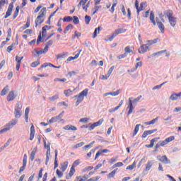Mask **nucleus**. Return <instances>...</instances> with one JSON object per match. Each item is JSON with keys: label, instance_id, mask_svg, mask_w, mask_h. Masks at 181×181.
Masks as SVG:
<instances>
[{"label": "nucleus", "instance_id": "f257e3e1", "mask_svg": "<svg viewBox=\"0 0 181 181\" xmlns=\"http://www.w3.org/2000/svg\"><path fill=\"white\" fill-rule=\"evenodd\" d=\"M47 11V10L46 7H43L42 8H41L40 11L38 13V16L36 18L35 21V28H37L39 25H42V23L45 22L44 18H45V15H46Z\"/></svg>", "mask_w": 181, "mask_h": 181}, {"label": "nucleus", "instance_id": "f03ea898", "mask_svg": "<svg viewBox=\"0 0 181 181\" xmlns=\"http://www.w3.org/2000/svg\"><path fill=\"white\" fill-rule=\"evenodd\" d=\"M87 94H88V89H85L78 95L74 96V98L76 100V107H78L84 101V97H87Z\"/></svg>", "mask_w": 181, "mask_h": 181}, {"label": "nucleus", "instance_id": "7ed1b4c3", "mask_svg": "<svg viewBox=\"0 0 181 181\" xmlns=\"http://www.w3.org/2000/svg\"><path fill=\"white\" fill-rule=\"evenodd\" d=\"M42 31L37 39V45H39L40 42H43L42 39H45L46 37V35H47V30H50V27H49L48 25H45L44 27H42Z\"/></svg>", "mask_w": 181, "mask_h": 181}, {"label": "nucleus", "instance_id": "20e7f679", "mask_svg": "<svg viewBox=\"0 0 181 181\" xmlns=\"http://www.w3.org/2000/svg\"><path fill=\"white\" fill-rule=\"evenodd\" d=\"M44 142V148L47 149L46 152V160L45 165H47L49 163V160H50V143L46 144V140H43Z\"/></svg>", "mask_w": 181, "mask_h": 181}, {"label": "nucleus", "instance_id": "39448f33", "mask_svg": "<svg viewBox=\"0 0 181 181\" xmlns=\"http://www.w3.org/2000/svg\"><path fill=\"white\" fill-rule=\"evenodd\" d=\"M121 33H125V30H124V28L115 30V32L112 34V36L105 40L106 42H112L114 38L116 37V36H118V35H121Z\"/></svg>", "mask_w": 181, "mask_h": 181}, {"label": "nucleus", "instance_id": "423d86ee", "mask_svg": "<svg viewBox=\"0 0 181 181\" xmlns=\"http://www.w3.org/2000/svg\"><path fill=\"white\" fill-rule=\"evenodd\" d=\"M13 3L10 4L8 6L6 14L4 17V19H8L11 15H12V12H13V4L16 2V0H11Z\"/></svg>", "mask_w": 181, "mask_h": 181}, {"label": "nucleus", "instance_id": "0eeeda50", "mask_svg": "<svg viewBox=\"0 0 181 181\" xmlns=\"http://www.w3.org/2000/svg\"><path fill=\"white\" fill-rule=\"evenodd\" d=\"M63 115H64V111L61 112L58 116L52 117L49 121V124H53L54 122H57L58 121L63 122L64 119H63Z\"/></svg>", "mask_w": 181, "mask_h": 181}, {"label": "nucleus", "instance_id": "6e6552de", "mask_svg": "<svg viewBox=\"0 0 181 181\" xmlns=\"http://www.w3.org/2000/svg\"><path fill=\"white\" fill-rule=\"evenodd\" d=\"M22 110V104L17 103L15 107L14 110V115L15 118H19L20 117H22V112H21Z\"/></svg>", "mask_w": 181, "mask_h": 181}, {"label": "nucleus", "instance_id": "1a4fd4ad", "mask_svg": "<svg viewBox=\"0 0 181 181\" xmlns=\"http://www.w3.org/2000/svg\"><path fill=\"white\" fill-rule=\"evenodd\" d=\"M132 100H134L133 98H129L128 107H127V110H129V111L127 112V115H130V114H132V112H134L135 110V107H134V105L132 104Z\"/></svg>", "mask_w": 181, "mask_h": 181}, {"label": "nucleus", "instance_id": "9d476101", "mask_svg": "<svg viewBox=\"0 0 181 181\" xmlns=\"http://www.w3.org/2000/svg\"><path fill=\"white\" fill-rule=\"evenodd\" d=\"M27 163H28V155L24 154L23 159V166L20 168L18 171L19 173H22V172L25 170V169L26 168Z\"/></svg>", "mask_w": 181, "mask_h": 181}, {"label": "nucleus", "instance_id": "9b49d317", "mask_svg": "<svg viewBox=\"0 0 181 181\" xmlns=\"http://www.w3.org/2000/svg\"><path fill=\"white\" fill-rule=\"evenodd\" d=\"M149 50V47H148V45L144 44L140 46V47L138 49V52L140 54H144V53H146Z\"/></svg>", "mask_w": 181, "mask_h": 181}, {"label": "nucleus", "instance_id": "f8f14e48", "mask_svg": "<svg viewBox=\"0 0 181 181\" xmlns=\"http://www.w3.org/2000/svg\"><path fill=\"white\" fill-rule=\"evenodd\" d=\"M103 122H104V119H99L98 122L92 124L89 127H88V130L89 131H93V129H94V128L97 127H100V125H101L103 124Z\"/></svg>", "mask_w": 181, "mask_h": 181}, {"label": "nucleus", "instance_id": "ddd939ff", "mask_svg": "<svg viewBox=\"0 0 181 181\" xmlns=\"http://www.w3.org/2000/svg\"><path fill=\"white\" fill-rule=\"evenodd\" d=\"M172 141H175V136H171L165 139L164 141H160V144L161 146H165V145H168V144H170Z\"/></svg>", "mask_w": 181, "mask_h": 181}, {"label": "nucleus", "instance_id": "4468645a", "mask_svg": "<svg viewBox=\"0 0 181 181\" xmlns=\"http://www.w3.org/2000/svg\"><path fill=\"white\" fill-rule=\"evenodd\" d=\"M144 3H141L139 7V2L138 1V0L135 1V8L137 11L138 15H139V12L144 11Z\"/></svg>", "mask_w": 181, "mask_h": 181}, {"label": "nucleus", "instance_id": "2eb2a0df", "mask_svg": "<svg viewBox=\"0 0 181 181\" xmlns=\"http://www.w3.org/2000/svg\"><path fill=\"white\" fill-rule=\"evenodd\" d=\"M156 131H158V129H153V130H147L144 132L141 138L143 139H145V138H146V136H148V135H152V134H155V132H156Z\"/></svg>", "mask_w": 181, "mask_h": 181}, {"label": "nucleus", "instance_id": "dca6fc26", "mask_svg": "<svg viewBox=\"0 0 181 181\" xmlns=\"http://www.w3.org/2000/svg\"><path fill=\"white\" fill-rule=\"evenodd\" d=\"M159 139H160V137H156V138L151 139V144L146 145L145 146L146 148H153V146L155 145V142H158V141H159Z\"/></svg>", "mask_w": 181, "mask_h": 181}, {"label": "nucleus", "instance_id": "f3484780", "mask_svg": "<svg viewBox=\"0 0 181 181\" xmlns=\"http://www.w3.org/2000/svg\"><path fill=\"white\" fill-rule=\"evenodd\" d=\"M134 47L127 46L124 48V53H125L126 56H128L129 53L134 54Z\"/></svg>", "mask_w": 181, "mask_h": 181}, {"label": "nucleus", "instance_id": "a211bd4d", "mask_svg": "<svg viewBox=\"0 0 181 181\" xmlns=\"http://www.w3.org/2000/svg\"><path fill=\"white\" fill-rule=\"evenodd\" d=\"M74 173H76V168H74V167H71L69 174L66 175V179H67L68 180L71 179Z\"/></svg>", "mask_w": 181, "mask_h": 181}, {"label": "nucleus", "instance_id": "6ab92c4d", "mask_svg": "<svg viewBox=\"0 0 181 181\" xmlns=\"http://www.w3.org/2000/svg\"><path fill=\"white\" fill-rule=\"evenodd\" d=\"M15 98H16V95H15V92L10 91L7 96V101H13Z\"/></svg>", "mask_w": 181, "mask_h": 181}, {"label": "nucleus", "instance_id": "aec40b11", "mask_svg": "<svg viewBox=\"0 0 181 181\" xmlns=\"http://www.w3.org/2000/svg\"><path fill=\"white\" fill-rule=\"evenodd\" d=\"M157 158L158 159L159 162H162V163H165V165L169 163V160H168V157L166 156H158Z\"/></svg>", "mask_w": 181, "mask_h": 181}, {"label": "nucleus", "instance_id": "412c9836", "mask_svg": "<svg viewBox=\"0 0 181 181\" xmlns=\"http://www.w3.org/2000/svg\"><path fill=\"white\" fill-rule=\"evenodd\" d=\"M65 131H77V127L71 124H68L63 127Z\"/></svg>", "mask_w": 181, "mask_h": 181}, {"label": "nucleus", "instance_id": "4be33fe9", "mask_svg": "<svg viewBox=\"0 0 181 181\" xmlns=\"http://www.w3.org/2000/svg\"><path fill=\"white\" fill-rule=\"evenodd\" d=\"M35 126L33 124H31L30 141H33V139H35Z\"/></svg>", "mask_w": 181, "mask_h": 181}, {"label": "nucleus", "instance_id": "5701e85b", "mask_svg": "<svg viewBox=\"0 0 181 181\" xmlns=\"http://www.w3.org/2000/svg\"><path fill=\"white\" fill-rule=\"evenodd\" d=\"M158 42H160V40L159 38H156L154 40H147V44L146 45H147V46H152V45H155L158 43Z\"/></svg>", "mask_w": 181, "mask_h": 181}, {"label": "nucleus", "instance_id": "b1692460", "mask_svg": "<svg viewBox=\"0 0 181 181\" xmlns=\"http://www.w3.org/2000/svg\"><path fill=\"white\" fill-rule=\"evenodd\" d=\"M157 26L160 29L161 33H165V25L161 21H157Z\"/></svg>", "mask_w": 181, "mask_h": 181}, {"label": "nucleus", "instance_id": "393cba45", "mask_svg": "<svg viewBox=\"0 0 181 181\" xmlns=\"http://www.w3.org/2000/svg\"><path fill=\"white\" fill-rule=\"evenodd\" d=\"M108 153L107 149H103L101 151H98L96 155H95V160H97V159H98V158L100 156H101V155H103V153Z\"/></svg>", "mask_w": 181, "mask_h": 181}, {"label": "nucleus", "instance_id": "a878e982", "mask_svg": "<svg viewBox=\"0 0 181 181\" xmlns=\"http://www.w3.org/2000/svg\"><path fill=\"white\" fill-rule=\"evenodd\" d=\"M12 124H11V123L8 122L5 128H4L3 129H1V132L2 134H4V132H8V131H9L11 128H12Z\"/></svg>", "mask_w": 181, "mask_h": 181}, {"label": "nucleus", "instance_id": "bb28decb", "mask_svg": "<svg viewBox=\"0 0 181 181\" xmlns=\"http://www.w3.org/2000/svg\"><path fill=\"white\" fill-rule=\"evenodd\" d=\"M168 21H169V23L173 28H175V26H176V23H177L176 17H174V16L171 17L170 18L168 19Z\"/></svg>", "mask_w": 181, "mask_h": 181}, {"label": "nucleus", "instance_id": "cd10ccee", "mask_svg": "<svg viewBox=\"0 0 181 181\" xmlns=\"http://www.w3.org/2000/svg\"><path fill=\"white\" fill-rule=\"evenodd\" d=\"M150 21L151 23H153V26H156V22L155 21V13L153 11H151L150 13Z\"/></svg>", "mask_w": 181, "mask_h": 181}, {"label": "nucleus", "instance_id": "c85d7f7f", "mask_svg": "<svg viewBox=\"0 0 181 181\" xmlns=\"http://www.w3.org/2000/svg\"><path fill=\"white\" fill-rule=\"evenodd\" d=\"M30 112V107H26L25 110V119L26 122H29V112Z\"/></svg>", "mask_w": 181, "mask_h": 181}, {"label": "nucleus", "instance_id": "c756f323", "mask_svg": "<svg viewBox=\"0 0 181 181\" xmlns=\"http://www.w3.org/2000/svg\"><path fill=\"white\" fill-rule=\"evenodd\" d=\"M69 53L68 52H62L58 55H56V59L57 60H60V59H64L66 56H68Z\"/></svg>", "mask_w": 181, "mask_h": 181}, {"label": "nucleus", "instance_id": "7c9ffc66", "mask_svg": "<svg viewBox=\"0 0 181 181\" xmlns=\"http://www.w3.org/2000/svg\"><path fill=\"white\" fill-rule=\"evenodd\" d=\"M80 53H81V50H80L79 52L76 54L74 57H69L66 59V62H71V60H76V59H78Z\"/></svg>", "mask_w": 181, "mask_h": 181}, {"label": "nucleus", "instance_id": "2f4dec72", "mask_svg": "<svg viewBox=\"0 0 181 181\" xmlns=\"http://www.w3.org/2000/svg\"><path fill=\"white\" fill-rule=\"evenodd\" d=\"M164 15L167 16L168 19L173 17V11L172 10H168L164 13Z\"/></svg>", "mask_w": 181, "mask_h": 181}, {"label": "nucleus", "instance_id": "473e14b6", "mask_svg": "<svg viewBox=\"0 0 181 181\" xmlns=\"http://www.w3.org/2000/svg\"><path fill=\"white\" fill-rule=\"evenodd\" d=\"M29 26H30V18L27 19L26 23L23 27H21V29H22V30H25L28 29V28H29Z\"/></svg>", "mask_w": 181, "mask_h": 181}, {"label": "nucleus", "instance_id": "72a5a7b5", "mask_svg": "<svg viewBox=\"0 0 181 181\" xmlns=\"http://www.w3.org/2000/svg\"><path fill=\"white\" fill-rule=\"evenodd\" d=\"M117 171H118V168H116L114 170H112L111 173H110L107 175L108 179H111V177H114V176H115Z\"/></svg>", "mask_w": 181, "mask_h": 181}, {"label": "nucleus", "instance_id": "f704fd0d", "mask_svg": "<svg viewBox=\"0 0 181 181\" xmlns=\"http://www.w3.org/2000/svg\"><path fill=\"white\" fill-rule=\"evenodd\" d=\"M158 119H159V117H157L155 119H153L150 122H146L144 124H145V125H153V124H155V122H156L158 121Z\"/></svg>", "mask_w": 181, "mask_h": 181}, {"label": "nucleus", "instance_id": "c9c22d12", "mask_svg": "<svg viewBox=\"0 0 181 181\" xmlns=\"http://www.w3.org/2000/svg\"><path fill=\"white\" fill-rule=\"evenodd\" d=\"M19 9H21V7H19V6H18L16 8V10L13 14V19H15L16 18H18V15H19Z\"/></svg>", "mask_w": 181, "mask_h": 181}, {"label": "nucleus", "instance_id": "e433bc0d", "mask_svg": "<svg viewBox=\"0 0 181 181\" xmlns=\"http://www.w3.org/2000/svg\"><path fill=\"white\" fill-rule=\"evenodd\" d=\"M55 158H54V169L59 166V163H57V155H59V151L57 150L54 151Z\"/></svg>", "mask_w": 181, "mask_h": 181}, {"label": "nucleus", "instance_id": "4c0bfd02", "mask_svg": "<svg viewBox=\"0 0 181 181\" xmlns=\"http://www.w3.org/2000/svg\"><path fill=\"white\" fill-rule=\"evenodd\" d=\"M9 1L8 0H0V9H2L5 5H8Z\"/></svg>", "mask_w": 181, "mask_h": 181}, {"label": "nucleus", "instance_id": "58836bf2", "mask_svg": "<svg viewBox=\"0 0 181 181\" xmlns=\"http://www.w3.org/2000/svg\"><path fill=\"white\" fill-rule=\"evenodd\" d=\"M135 168H136V162L134 161L132 165L127 166L126 169L127 170H133Z\"/></svg>", "mask_w": 181, "mask_h": 181}, {"label": "nucleus", "instance_id": "ea45409f", "mask_svg": "<svg viewBox=\"0 0 181 181\" xmlns=\"http://www.w3.org/2000/svg\"><path fill=\"white\" fill-rule=\"evenodd\" d=\"M100 30H101V27H98L95 29V31L93 33V39H95V37H97V35H100Z\"/></svg>", "mask_w": 181, "mask_h": 181}, {"label": "nucleus", "instance_id": "a19ab883", "mask_svg": "<svg viewBox=\"0 0 181 181\" xmlns=\"http://www.w3.org/2000/svg\"><path fill=\"white\" fill-rule=\"evenodd\" d=\"M45 67H56V66L53 65V64L52 63H44L42 66H41V69H45Z\"/></svg>", "mask_w": 181, "mask_h": 181}, {"label": "nucleus", "instance_id": "79ce46f5", "mask_svg": "<svg viewBox=\"0 0 181 181\" xmlns=\"http://www.w3.org/2000/svg\"><path fill=\"white\" fill-rule=\"evenodd\" d=\"M16 44L13 43L10 46L7 47V52L8 53H11L13 49H16V47H15Z\"/></svg>", "mask_w": 181, "mask_h": 181}, {"label": "nucleus", "instance_id": "37998d69", "mask_svg": "<svg viewBox=\"0 0 181 181\" xmlns=\"http://www.w3.org/2000/svg\"><path fill=\"white\" fill-rule=\"evenodd\" d=\"M8 91H9V88H8V86L4 88V89L1 92V95H2V96L6 95V94H8Z\"/></svg>", "mask_w": 181, "mask_h": 181}, {"label": "nucleus", "instance_id": "c03bdc74", "mask_svg": "<svg viewBox=\"0 0 181 181\" xmlns=\"http://www.w3.org/2000/svg\"><path fill=\"white\" fill-rule=\"evenodd\" d=\"M101 8V6H95L93 9V13L92 15H95V13H97V12H98V11H100V8Z\"/></svg>", "mask_w": 181, "mask_h": 181}, {"label": "nucleus", "instance_id": "a18cd8bd", "mask_svg": "<svg viewBox=\"0 0 181 181\" xmlns=\"http://www.w3.org/2000/svg\"><path fill=\"white\" fill-rule=\"evenodd\" d=\"M42 54V52L40 51H37V49H34L33 51V55L34 57H37V56H40Z\"/></svg>", "mask_w": 181, "mask_h": 181}, {"label": "nucleus", "instance_id": "49530a36", "mask_svg": "<svg viewBox=\"0 0 181 181\" xmlns=\"http://www.w3.org/2000/svg\"><path fill=\"white\" fill-rule=\"evenodd\" d=\"M64 93L66 97H70L73 94V91H71V89H67L64 91Z\"/></svg>", "mask_w": 181, "mask_h": 181}, {"label": "nucleus", "instance_id": "de8ad7c7", "mask_svg": "<svg viewBox=\"0 0 181 181\" xmlns=\"http://www.w3.org/2000/svg\"><path fill=\"white\" fill-rule=\"evenodd\" d=\"M93 144H95V141H92L91 143H90L88 145L85 146L83 148V151H87V149L90 148H93Z\"/></svg>", "mask_w": 181, "mask_h": 181}, {"label": "nucleus", "instance_id": "09e8293b", "mask_svg": "<svg viewBox=\"0 0 181 181\" xmlns=\"http://www.w3.org/2000/svg\"><path fill=\"white\" fill-rule=\"evenodd\" d=\"M121 93V90L119 89L115 92H110V95L112 97H117V95H119Z\"/></svg>", "mask_w": 181, "mask_h": 181}, {"label": "nucleus", "instance_id": "8fccbe9b", "mask_svg": "<svg viewBox=\"0 0 181 181\" xmlns=\"http://www.w3.org/2000/svg\"><path fill=\"white\" fill-rule=\"evenodd\" d=\"M178 97L177 93H173L170 96V100H171V101H176L177 100Z\"/></svg>", "mask_w": 181, "mask_h": 181}, {"label": "nucleus", "instance_id": "3c124183", "mask_svg": "<svg viewBox=\"0 0 181 181\" xmlns=\"http://www.w3.org/2000/svg\"><path fill=\"white\" fill-rule=\"evenodd\" d=\"M22 60H23V57H21L18 56L16 57V62L17 64H22Z\"/></svg>", "mask_w": 181, "mask_h": 181}, {"label": "nucleus", "instance_id": "603ef678", "mask_svg": "<svg viewBox=\"0 0 181 181\" xmlns=\"http://www.w3.org/2000/svg\"><path fill=\"white\" fill-rule=\"evenodd\" d=\"M139 127H141V124H136L135 126L133 136H135V135H136V134H138V132L139 131Z\"/></svg>", "mask_w": 181, "mask_h": 181}, {"label": "nucleus", "instance_id": "864d4df0", "mask_svg": "<svg viewBox=\"0 0 181 181\" xmlns=\"http://www.w3.org/2000/svg\"><path fill=\"white\" fill-rule=\"evenodd\" d=\"M73 28V25L72 24H69L66 27V29L64 31V33L66 35L70 30V29Z\"/></svg>", "mask_w": 181, "mask_h": 181}, {"label": "nucleus", "instance_id": "5fc2aeb1", "mask_svg": "<svg viewBox=\"0 0 181 181\" xmlns=\"http://www.w3.org/2000/svg\"><path fill=\"white\" fill-rule=\"evenodd\" d=\"M91 21V17L89 16H85V23L86 25H90V22Z\"/></svg>", "mask_w": 181, "mask_h": 181}, {"label": "nucleus", "instance_id": "6e6d98bb", "mask_svg": "<svg viewBox=\"0 0 181 181\" xmlns=\"http://www.w3.org/2000/svg\"><path fill=\"white\" fill-rule=\"evenodd\" d=\"M122 166H124V163L119 162L113 165L112 169H115V168H121Z\"/></svg>", "mask_w": 181, "mask_h": 181}, {"label": "nucleus", "instance_id": "4d7b16f0", "mask_svg": "<svg viewBox=\"0 0 181 181\" xmlns=\"http://www.w3.org/2000/svg\"><path fill=\"white\" fill-rule=\"evenodd\" d=\"M90 121L89 118L84 117L79 119V122H81L82 124H87Z\"/></svg>", "mask_w": 181, "mask_h": 181}, {"label": "nucleus", "instance_id": "13d9d810", "mask_svg": "<svg viewBox=\"0 0 181 181\" xmlns=\"http://www.w3.org/2000/svg\"><path fill=\"white\" fill-rule=\"evenodd\" d=\"M115 6H117V1H114L110 9L111 13H114L115 11Z\"/></svg>", "mask_w": 181, "mask_h": 181}, {"label": "nucleus", "instance_id": "bf43d9fd", "mask_svg": "<svg viewBox=\"0 0 181 181\" xmlns=\"http://www.w3.org/2000/svg\"><path fill=\"white\" fill-rule=\"evenodd\" d=\"M115 69V66H111L108 71H107V76L108 77H110V76H111V74H112V72L114 71V69Z\"/></svg>", "mask_w": 181, "mask_h": 181}, {"label": "nucleus", "instance_id": "052dcab7", "mask_svg": "<svg viewBox=\"0 0 181 181\" xmlns=\"http://www.w3.org/2000/svg\"><path fill=\"white\" fill-rule=\"evenodd\" d=\"M73 21V17L66 16L63 18V22H71Z\"/></svg>", "mask_w": 181, "mask_h": 181}, {"label": "nucleus", "instance_id": "680f3d73", "mask_svg": "<svg viewBox=\"0 0 181 181\" xmlns=\"http://www.w3.org/2000/svg\"><path fill=\"white\" fill-rule=\"evenodd\" d=\"M39 64H40V61L34 62L31 63V67L35 69V67H37V66H39Z\"/></svg>", "mask_w": 181, "mask_h": 181}, {"label": "nucleus", "instance_id": "e2e57ef3", "mask_svg": "<svg viewBox=\"0 0 181 181\" xmlns=\"http://www.w3.org/2000/svg\"><path fill=\"white\" fill-rule=\"evenodd\" d=\"M83 145H84V142L82 141V142L75 144L74 148H75V149H77L78 148H81V146H83Z\"/></svg>", "mask_w": 181, "mask_h": 181}, {"label": "nucleus", "instance_id": "0e129e2a", "mask_svg": "<svg viewBox=\"0 0 181 181\" xmlns=\"http://www.w3.org/2000/svg\"><path fill=\"white\" fill-rule=\"evenodd\" d=\"M72 21L74 25H78V23H80V20H78V17L77 16H74V19Z\"/></svg>", "mask_w": 181, "mask_h": 181}, {"label": "nucleus", "instance_id": "69168bd1", "mask_svg": "<svg viewBox=\"0 0 181 181\" xmlns=\"http://www.w3.org/2000/svg\"><path fill=\"white\" fill-rule=\"evenodd\" d=\"M100 178H101V177H100V176L93 177L90 178L89 180H88L87 181H98V180H100Z\"/></svg>", "mask_w": 181, "mask_h": 181}, {"label": "nucleus", "instance_id": "338daca9", "mask_svg": "<svg viewBox=\"0 0 181 181\" xmlns=\"http://www.w3.org/2000/svg\"><path fill=\"white\" fill-rule=\"evenodd\" d=\"M151 168H152V162L148 161V163L146 165V170H150Z\"/></svg>", "mask_w": 181, "mask_h": 181}, {"label": "nucleus", "instance_id": "774afa93", "mask_svg": "<svg viewBox=\"0 0 181 181\" xmlns=\"http://www.w3.org/2000/svg\"><path fill=\"white\" fill-rule=\"evenodd\" d=\"M81 162H80V160H76L72 166L71 167H74V168H75L76 166H78V165H80Z\"/></svg>", "mask_w": 181, "mask_h": 181}]
</instances>
